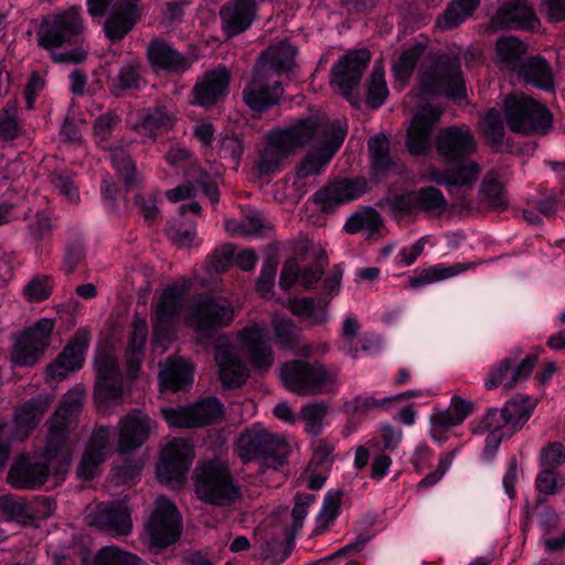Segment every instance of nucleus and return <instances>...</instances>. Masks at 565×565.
Wrapping results in <instances>:
<instances>
[{
    "mask_svg": "<svg viewBox=\"0 0 565 565\" xmlns=\"http://www.w3.org/2000/svg\"><path fill=\"white\" fill-rule=\"evenodd\" d=\"M296 49L288 42L271 45L259 57L253 74V79L243 92L244 102L253 110H265L276 104L282 87L277 74L291 71L295 65Z\"/></svg>",
    "mask_w": 565,
    "mask_h": 565,
    "instance_id": "2",
    "label": "nucleus"
},
{
    "mask_svg": "<svg viewBox=\"0 0 565 565\" xmlns=\"http://www.w3.org/2000/svg\"><path fill=\"white\" fill-rule=\"evenodd\" d=\"M89 343V331L86 329L78 330L65 345L63 352L47 366V376L53 380H61L66 377L71 372L81 369Z\"/></svg>",
    "mask_w": 565,
    "mask_h": 565,
    "instance_id": "19",
    "label": "nucleus"
},
{
    "mask_svg": "<svg viewBox=\"0 0 565 565\" xmlns=\"http://www.w3.org/2000/svg\"><path fill=\"white\" fill-rule=\"evenodd\" d=\"M509 128L520 134L544 132L552 124L546 107L525 94H512L504 103Z\"/></svg>",
    "mask_w": 565,
    "mask_h": 565,
    "instance_id": "9",
    "label": "nucleus"
},
{
    "mask_svg": "<svg viewBox=\"0 0 565 565\" xmlns=\"http://www.w3.org/2000/svg\"><path fill=\"white\" fill-rule=\"evenodd\" d=\"M381 225L379 213L374 209L366 207L351 215L344 224V230L349 234L363 232L367 236H372Z\"/></svg>",
    "mask_w": 565,
    "mask_h": 565,
    "instance_id": "42",
    "label": "nucleus"
},
{
    "mask_svg": "<svg viewBox=\"0 0 565 565\" xmlns=\"http://www.w3.org/2000/svg\"><path fill=\"white\" fill-rule=\"evenodd\" d=\"M254 12L253 0H235L224 6L221 18L227 35L234 36L245 31L254 20Z\"/></svg>",
    "mask_w": 565,
    "mask_h": 565,
    "instance_id": "32",
    "label": "nucleus"
},
{
    "mask_svg": "<svg viewBox=\"0 0 565 565\" xmlns=\"http://www.w3.org/2000/svg\"><path fill=\"white\" fill-rule=\"evenodd\" d=\"M148 337V324L146 319L135 317L129 334L128 349L126 352L127 373L130 379L137 376L142 361V350Z\"/></svg>",
    "mask_w": 565,
    "mask_h": 565,
    "instance_id": "36",
    "label": "nucleus"
},
{
    "mask_svg": "<svg viewBox=\"0 0 565 565\" xmlns=\"http://www.w3.org/2000/svg\"><path fill=\"white\" fill-rule=\"evenodd\" d=\"M524 79L543 90L548 92L554 88L552 71L542 58H531L525 63Z\"/></svg>",
    "mask_w": 565,
    "mask_h": 565,
    "instance_id": "44",
    "label": "nucleus"
},
{
    "mask_svg": "<svg viewBox=\"0 0 565 565\" xmlns=\"http://www.w3.org/2000/svg\"><path fill=\"white\" fill-rule=\"evenodd\" d=\"M370 57L369 51L364 49L343 55L331 70L330 85L333 90L350 99L352 90L361 81Z\"/></svg>",
    "mask_w": 565,
    "mask_h": 565,
    "instance_id": "16",
    "label": "nucleus"
},
{
    "mask_svg": "<svg viewBox=\"0 0 565 565\" xmlns=\"http://www.w3.org/2000/svg\"><path fill=\"white\" fill-rule=\"evenodd\" d=\"M480 174V167L471 162L467 166L449 169L445 172H439L436 169H429L425 173V179L438 184L446 185L449 190L455 186H468L473 184Z\"/></svg>",
    "mask_w": 565,
    "mask_h": 565,
    "instance_id": "34",
    "label": "nucleus"
},
{
    "mask_svg": "<svg viewBox=\"0 0 565 565\" xmlns=\"http://www.w3.org/2000/svg\"><path fill=\"white\" fill-rule=\"evenodd\" d=\"M188 291L189 282L180 281L166 287L158 298L152 316V345L160 354L174 339V332L182 320L181 313Z\"/></svg>",
    "mask_w": 565,
    "mask_h": 565,
    "instance_id": "4",
    "label": "nucleus"
},
{
    "mask_svg": "<svg viewBox=\"0 0 565 565\" xmlns=\"http://www.w3.org/2000/svg\"><path fill=\"white\" fill-rule=\"evenodd\" d=\"M341 505V492L329 491L324 499L319 514L316 518L315 534H321L334 522Z\"/></svg>",
    "mask_w": 565,
    "mask_h": 565,
    "instance_id": "46",
    "label": "nucleus"
},
{
    "mask_svg": "<svg viewBox=\"0 0 565 565\" xmlns=\"http://www.w3.org/2000/svg\"><path fill=\"white\" fill-rule=\"evenodd\" d=\"M345 135L347 127L341 120L318 124L317 120L306 119L287 129L273 130L266 136L258 169L263 174L275 172L294 149L312 141L313 150L303 159L296 173L298 179L318 174L338 151Z\"/></svg>",
    "mask_w": 565,
    "mask_h": 565,
    "instance_id": "1",
    "label": "nucleus"
},
{
    "mask_svg": "<svg viewBox=\"0 0 565 565\" xmlns=\"http://www.w3.org/2000/svg\"><path fill=\"white\" fill-rule=\"evenodd\" d=\"M218 376L224 387H238L249 376L246 364L239 358L233 344L220 340L215 350Z\"/></svg>",
    "mask_w": 565,
    "mask_h": 565,
    "instance_id": "23",
    "label": "nucleus"
},
{
    "mask_svg": "<svg viewBox=\"0 0 565 565\" xmlns=\"http://www.w3.org/2000/svg\"><path fill=\"white\" fill-rule=\"evenodd\" d=\"M94 565H142V562L135 554L115 546H107L97 553Z\"/></svg>",
    "mask_w": 565,
    "mask_h": 565,
    "instance_id": "50",
    "label": "nucleus"
},
{
    "mask_svg": "<svg viewBox=\"0 0 565 565\" xmlns=\"http://www.w3.org/2000/svg\"><path fill=\"white\" fill-rule=\"evenodd\" d=\"M480 191L492 209H501L507 204L503 186L499 181L486 179Z\"/></svg>",
    "mask_w": 565,
    "mask_h": 565,
    "instance_id": "64",
    "label": "nucleus"
},
{
    "mask_svg": "<svg viewBox=\"0 0 565 565\" xmlns=\"http://www.w3.org/2000/svg\"><path fill=\"white\" fill-rule=\"evenodd\" d=\"M524 51L523 43L514 36L502 38L497 42L498 55L507 63H512L520 58Z\"/></svg>",
    "mask_w": 565,
    "mask_h": 565,
    "instance_id": "63",
    "label": "nucleus"
},
{
    "mask_svg": "<svg viewBox=\"0 0 565 565\" xmlns=\"http://www.w3.org/2000/svg\"><path fill=\"white\" fill-rule=\"evenodd\" d=\"M328 411L326 403H308L301 407L298 418L308 434L319 435L327 425Z\"/></svg>",
    "mask_w": 565,
    "mask_h": 565,
    "instance_id": "43",
    "label": "nucleus"
},
{
    "mask_svg": "<svg viewBox=\"0 0 565 565\" xmlns=\"http://www.w3.org/2000/svg\"><path fill=\"white\" fill-rule=\"evenodd\" d=\"M137 63H128L124 65L118 75L111 81V90L116 95H121L124 92L138 88L140 83V74Z\"/></svg>",
    "mask_w": 565,
    "mask_h": 565,
    "instance_id": "52",
    "label": "nucleus"
},
{
    "mask_svg": "<svg viewBox=\"0 0 565 565\" xmlns=\"http://www.w3.org/2000/svg\"><path fill=\"white\" fill-rule=\"evenodd\" d=\"M387 95L388 89L384 78V67L381 63H375L371 79L367 83V103L373 108H376L385 102Z\"/></svg>",
    "mask_w": 565,
    "mask_h": 565,
    "instance_id": "48",
    "label": "nucleus"
},
{
    "mask_svg": "<svg viewBox=\"0 0 565 565\" xmlns=\"http://www.w3.org/2000/svg\"><path fill=\"white\" fill-rule=\"evenodd\" d=\"M285 307L294 315L306 317L311 323L320 324L328 320L326 306H316L311 298L289 299Z\"/></svg>",
    "mask_w": 565,
    "mask_h": 565,
    "instance_id": "47",
    "label": "nucleus"
},
{
    "mask_svg": "<svg viewBox=\"0 0 565 565\" xmlns=\"http://www.w3.org/2000/svg\"><path fill=\"white\" fill-rule=\"evenodd\" d=\"M322 275V268L315 264L306 269H300L296 259H289L281 269L279 285L282 289H289L297 282L306 288L313 286Z\"/></svg>",
    "mask_w": 565,
    "mask_h": 565,
    "instance_id": "37",
    "label": "nucleus"
},
{
    "mask_svg": "<svg viewBox=\"0 0 565 565\" xmlns=\"http://www.w3.org/2000/svg\"><path fill=\"white\" fill-rule=\"evenodd\" d=\"M64 445L47 438L45 452L41 457H21L8 473L9 483L17 489H32L44 484L50 476L58 482L64 479L70 466V456L62 450Z\"/></svg>",
    "mask_w": 565,
    "mask_h": 565,
    "instance_id": "3",
    "label": "nucleus"
},
{
    "mask_svg": "<svg viewBox=\"0 0 565 565\" xmlns=\"http://www.w3.org/2000/svg\"><path fill=\"white\" fill-rule=\"evenodd\" d=\"M418 209L433 215H440L446 210V200L436 188L427 186L417 192Z\"/></svg>",
    "mask_w": 565,
    "mask_h": 565,
    "instance_id": "54",
    "label": "nucleus"
},
{
    "mask_svg": "<svg viewBox=\"0 0 565 565\" xmlns=\"http://www.w3.org/2000/svg\"><path fill=\"white\" fill-rule=\"evenodd\" d=\"M54 327L53 319L43 318L25 329L14 341L11 352L12 363L21 366L34 365L50 345Z\"/></svg>",
    "mask_w": 565,
    "mask_h": 565,
    "instance_id": "12",
    "label": "nucleus"
},
{
    "mask_svg": "<svg viewBox=\"0 0 565 565\" xmlns=\"http://www.w3.org/2000/svg\"><path fill=\"white\" fill-rule=\"evenodd\" d=\"M170 241L179 247H191L198 244L196 230L193 223L172 222L167 228Z\"/></svg>",
    "mask_w": 565,
    "mask_h": 565,
    "instance_id": "56",
    "label": "nucleus"
},
{
    "mask_svg": "<svg viewBox=\"0 0 565 565\" xmlns=\"http://www.w3.org/2000/svg\"><path fill=\"white\" fill-rule=\"evenodd\" d=\"M511 420L502 407L489 411L483 418V426L489 433L495 431L504 437H510L515 433V424Z\"/></svg>",
    "mask_w": 565,
    "mask_h": 565,
    "instance_id": "55",
    "label": "nucleus"
},
{
    "mask_svg": "<svg viewBox=\"0 0 565 565\" xmlns=\"http://www.w3.org/2000/svg\"><path fill=\"white\" fill-rule=\"evenodd\" d=\"M497 24L505 28L534 30L539 20L525 0H508L497 13Z\"/></svg>",
    "mask_w": 565,
    "mask_h": 565,
    "instance_id": "30",
    "label": "nucleus"
},
{
    "mask_svg": "<svg viewBox=\"0 0 565 565\" xmlns=\"http://www.w3.org/2000/svg\"><path fill=\"white\" fill-rule=\"evenodd\" d=\"M273 326L276 339L282 347H291L298 340L299 330L290 319H275Z\"/></svg>",
    "mask_w": 565,
    "mask_h": 565,
    "instance_id": "61",
    "label": "nucleus"
},
{
    "mask_svg": "<svg viewBox=\"0 0 565 565\" xmlns=\"http://www.w3.org/2000/svg\"><path fill=\"white\" fill-rule=\"evenodd\" d=\"M53 290V279L50 276L36 275L24 287L23 296L30 302L46 300Z\"/></svg>",
    "mask_w": 565,
    "mask_h": 565,
    "instance_id": "53",
    "label": "nucleus"
},
{
    "mask_svg": "<svg viewBox=\"0 0 565 565\" xmlns=\"http://www.w3.org/2000/svg\"><path fill=\"white\" fill-rule=\"evenodd\" d=\"M0 509L12 518L28 516L32 519H46L51 516L55 509V502L46 497L36 498L26 504L11 494L0 495Z\"/></svg>",
    "mask_w": 565,
    "mask_h": 565,
    "instance_id": "31",
    "label": "nucleus"
},
{
    "mask_svg": "<svg viewBox=\"0 0 565 565\" xmlns=\"http://www.w3.org/2000/svg\"><path fill=\"white\" fill-rule=\"evenodd\" d=\"M337 379L335 370H329L320 363L290 361L280 367V380L285 387L301 395L327 392Z\"/></svg>",
    "mask_w": 565,
    "mask_h": 565,
    "instance_id": "6",
    "label": "nucleus"
},
{
    "mask_svg": "<svg viewBox=\"0 0 565 565\" xmlns=\"http://www.w3.org/2000/svg\"><path fill=\"white\" fill-rule=\"evenodd\" d=\"M116 9L115 12L106 23L105 31L108 38L117 40L124 38L132 28L136 18L135 4H122L115 0L108 7Z\"/></svg>",
    "mask_w": 565,
    "mask_h": 565,
    "instance_id": "39",
    "label": "nucleus"
},
{
    "mask_svg": "<svg viewBox=\"0 0 565 565\" xmlns=\"http://www.w3.org/2000/svg\"><path fill=\"white\" fill-rule=\"evenodd\" d=\"M359 329V322L353 316L345 317L341 331V350L352 356H356L358 354L355 340Z\"/></svg>",
    "mask_w": 565,
    "mask_h": 565,
    "instance_id": "60",
    "label": "nucleus"
},
{
    "mask_svg": "<svg viewBox=\"0 0 565 565\" xmlns=\"http://www.w3.org/2000/svg\"><path fill=\"white\" fill-rule=\"evenodd\" d=\"M89 524L114 536H125L131 532L132 522L127 505L122 502L116 504L100 503L96 511L90 513Z\"/></svg>",
    "mask_w": 565,
    "mask_h": 565,
    "instance_id": "22",
    "label": "nucleus"
},
{
    "mask_svg": "<svg viewBox=\"0 0 565 565\" xmlns=\"http://www.w3.org/2000/svg\"><path fill=\"white\" fill-rule=\"evenodd\" d=\"M473 267V263H455L451 265L437 264L424 268L414 277H409L407 284L408 287L418 289L430 284H436L445 279L452 278Z\"/></svg>",
    "mask_w": 565,
    "mask_h": 565,
    "instance_id": "35",
    "label": "nucleus"
},
{
    "mask_svg": "<svg viewBox=\"0 0 565 565\" xmlns=\"http://www.w3.org/2000/svg\"><path fill=\"white\" fill-rule=\"evenodd\" d=\"M343 408L352 414H365L373 409L390 411L392 408V398L390 396L376 398L373 395L356 396L345 402Z\"/></svg>",
    "mask_w": 565,
    "mask_h": 565,
    "instance_id": "49",
    "label": "nucleus"
},
{
    "mask_svg": "<svg viewBox=\"0 0 565 565\" xmlns=\"http://www.w3.org/2000/svg\"><path fill=\"white\" fill-rule=\"evenodd\" d=\"M425 52L426 46L422 43H416L404 50L393 64V72L396 78L401 82H406Z\"/></svg>",
    "mask_w": 565,
    "mask_h": 565,
    "instance_id": "45",
    "label": "nucleus"
},
{
    "mask_svg": "<svg viewBox=\"0 0 565 565\" xmlns=\"http://www.w3.org/2000/svg\"><path fill=\"white\" fill-rule=\"evenodd\" d=\"M109 158L114 168L124 177L127 185H132L138 181L135 166L125 150L115 149Z\"/></svg>",
    "mask_w": 565,
    "mask_h": 565,
    "instance_id": "59",
    "label": "nucleus"
},
{
    "mask_svg": "<svg viewBox=\"0 0 565 565\" xmlns=\"http://www.w3.org/2000/svg\"><path fill=\"white\" fill-rule=\"evenodd\" d=\"M372 164L375 169H385L390 163L388 140L383 136H373L369 140Z\"/></svg>",
    "mask_w": 565,
    "mask_h": 565,
    "instance_id": "62",
    "label": "nucleus"
},
{
    "mask_svg": "<svg viewBox=\"0 0 565 565\" xmlns=\"http://www.w3.org/2000/svg\"><path fill=\"white\" fill-rule=\"evenodd\" d=\"M169 426L191 428L207 425L222 416L223 405L215 397L205 398L188 407H170L162 409Z\"/></svg>",
    "mask_w": 565,
    "mask_h": 565,
    "instance_id": "15",
    "label": "nucleus"
},
{
    "mask_svg": "<svg viewBox=\"0 0 565 565\" xmlns=\"http://www.w3.org/2000/svg\"><path fill=\"white\" fill-rule=\"evenodd\" d=\"M480 0H455L437 20L441 30H451L460 25L478 7Z\"/></svg>",
    "mask_w": 565,
    "mask_h": 565,
    "instance_id": "41",
    "label": "nucleus"
},
{
    "mask_svg": "<svg viewBox=\"0 0 565 565\" xmlns=\"http://www.w3.org/2000/svg\"><path fill=\"white\" fill-rule=\"evenodd\" d=\"M236 451L244 462L258 459L263 466L278 469L290 454V446L284 437L254 425L239 436Z\"/></svg>",
    "mask_w": 565,
    "mask_h": 565,
    "instance_id": "5",
    "label": "nucleus"
},
{
    "mask_svg": "<svg viewBox=\"0 0 565 565\" xmlns=\"http://www.w3.org/2000/svg\"><path fill=\"white\" fill-rule=\"evenodd\" d=\"M438 153L448 161H460L476 151L475 137L467 126L441 129L436 137Z\"/></svg>",
    "mask_w": 565,
    "mask_h": 565,
    "instance_id": "20",
    "label": "nucleus"
},
{
    "mask_svg": "<svg viewBox=\"0 0 565 565\" xmlns=\"http://www.w3.org/2000/svg\"><path fill=\"white\" fill-rule=\"evenodd\" d=\"M366 191L364 179H343L335 181L313 195L315 202L322 211H330L360 198Z\"/></svg>",
    "mask_w": 565,
    "mask_h": 565,
    "instance_id": "24",
    "label": "nucleus"
},
{
    "mask_svg": "<svg viewBox=\"0 0 565 565\" xmlns=\"http://www.w3.org/2000/svg\"><path fill=\"white\" fill-rule=\"evenodd\" d=\"M481 130L488 141L492 145L502 142L504 127L501 115L498 110L491 109L480 122Z\"/></svg>",
    "mask_w": 565,
    "mask_h": 565,
    "instance_id": "57",
    "label": "nucleus"
},
{
    "mask_svg": "<svg viewBox=\"0 0 565 565\" xmlns=\"http://www.w3.org/2000/svg\"><path fill=\"white\" fill-rule=\"evenodd\" d=\"M83 399V391L71 390L55 412L49 428V437L64 445L68 429L73 424Z\"/></svg>",
    "mask_w": 565,
    "mask_h": 565,
    "instance_id": "27",
    "label": "nucleus"
},
{
    "mask_svg": "<svg viewBox=\"0 0 565 565\" xmlns=\"http://www.w3.org/2000/svg\"><path fill=\"white\" fill-rule=\"evenodd\" d=\"M180 533L181 518L175 505L167 498L159 497L146 525L150 548H163L173 544Z\"/></svg>",
    "mask_w": 565,
    "mask_h": 565,
    "instance_id": "11",
    "label": "nucleus"
},
{
    "mask_svg": "<svg viewBox=\"0 0 565 565\" xmlns=\"http://www.w3.org/2000/svg\"><path fill=\"white\" fill-rule=\"evenodd\" d=\"M148 57L153 67L172 73L185 72L194 61L192 57L180 54L162 42H152L150 44Z\"/></svg>",
    "mask_w": 565,
    "mask_h": 565,
    "instance_id": "33",
    "label": "nucleus"
},
{
    "mask_svg": "<svg viewBox=\"0 0 565 565\" xmlns=\"http://www.w3.org/2000/svg\"><path fill=\"white\" fill-rule=\"evenodd\" d=\"M194 369L192 363L182 358H170L159 373V383L162 391L178 392L193 383Z\"/></svg>",
    "mask_w": 565,
    "mask_h": 565,
    "instance_id": "28",
    "label": "nucleus"
},
{
    "mask_svg": "<svg viewBox=\"0 0 565 565\" xmlns=\"http://www.w3.org/2000/svg\"><path fill=\"white\" fill-rule=\"evenodd\" d=\"M83 24L78 9L72 7L65 11L46 17L39 32V44L47 50L71 42L82 32Z\"/></svg>",
    "mask_w": 565,
    "mask_h": 565,
    "instance_id": "14",
    "label": "nucleus"
},
{
    "mask_svg": "<svg viewBox=\"0 0 565 565\" xmlns=\"http://www.w3.org/2000/svg\"><path fill=\"white\" fill-rule=\"evenodd\" d=\"M194 454L184 439H174L167 444L157 466V476L161 483L181 484L192 465Z\"/></svg>",
    "mask_w": 565,
    "mask_h": 565,
    "instance_id": "13",
    "label": "nucleus"
},
{
    "mask_svg": "<svg viewBox=\"0 0 565 565\" xmlns=\"http://www.w3.org/2000/svg\"><path fill=\"white\" fill-rule=\"evenodd\" d=\"M462 422L449 408L438 411L430 417V434L433 439L440 443L441 435L449 428L460 425Z\"/></svg>",
    "mask_w": 565,
    "mask_h": 565,
    "instance_id": "58",
    "label": "nucleus"
},
{
    "mask_svg": "<svg viewBox=\"0 0 565 565\" xmlns=\"http://www.w3.org/2000/svg\"><path fill=\"white\" fill-rule=\"evenodd\" d=\"M508 418L515 424V431L530 418L534 403L525 396H518L509 401L503 407Z\"/></svg>",
    "mask_w": 565,
    "mask_h": 565,
    "instance_id": "51",
    "label": "nucleus"
},
{
    "mask_svg": "<svg viewBox=\"0 0 565 565\" xmlns=\"http://www.w3.org/2000/svg\"><path fill=\"white\" fill-rule=\"evenodd\" d=\"M49 398L33 399L15 412V439H23L33 429L49 407Z\"/></svg>",
    "mask_w": 565,
    "mask_h": 565,
    "instance_id": "38",
    "label": "nucleus"
},
{
    "mask_svg": "<svg viewBox=\"0 0 565 565\" xmlns=\"http://www.w3.org/2000/svg\"><path fill=\"white\" fill-rule=\"evenodd\" d=\"M152 430L149 416L139 409L130 412L119 423L118 450L125 454L141 446Z\"/></svg>",
    "mask_w": 565,
    "mask_h": 565,
    "instance_id": "25",
    "label": "nucleus"
},
{
    "mask_svg": "<svg viewBox=\"0 0 565 565\" xmlns=\"http://www.w3.org/2000/svg\"><path fill=\"white\" fill-rule=\"evenodd\" d=\"M177 120V111L173 107L159 106L150 110L141 122L132 124L141 135L151 137L157 130L170 129Z\"/></svg>",
    "mask_w": 565,
    "mask_h": 565,
    "instance_id": "40",
    "label": "nucleus"
},
{
    "mask_svg": "<svg viewBox=\"0 0 565 565\" xmlns=\"http://www.w3.org/2000/svg\"><path fill=\"white\" fill-rule=\"evenodd\" d=\"M109 437L110 430L107 427H98L94 430L77 468L79 478L89 480L95 477L99 465L105 459Z\"/></svg>",
    "mask_w": 565,
    "mask_h": 565,
    "instance_id": "29",
    "label": "nucleus"
},
{
    "mask_svg": "<svg viewBox=\"0 0 565 565\" xmlns=\"http://www.w3.org/2000/svg\"><path fill=\"white\" fill-rule=\"evenodd\" d=\"M233 319L234 307L231 301L207 295L195 299L183 316V322L198 332L226 327Z\"/></svg>",
    "mask_w": 565,
    "mask_h": 565,
    "instance_id": "10",
    "label": "nucleus"
},
{
    "mask_svg": "<svg viewBox=\"0 0 565 565\" xmlns=\"http://www.w3.org/2000/svg\"><path fill=\"white\" fill-rule=\"evenodd\" d=\"M230 73L218 67L204 74L194 87L195 104L210 107L222 100L228 90Z\"/></svg>",
    "mask_w": 565,
    "mask_h": 565,
    "instance_id": "26",
    "label": "nucleus"
},
{
    "mask_svg": "<svg viewBox=\"0 0 565 565\" xmlns=\"http://www.w3.org/2000/svg\"><path fill=\"white\" fill-rule=\"evenodd\" d=\"M420 86L426 94H446L454 99L465 96V84L457 62L438 68L434 74L424 75Z\"/></svg>",
    "mask_w": 565,
    "mask_h": 565,
    "instance_id": "21",
    "label": "nucleus"
},
{
    "mask_svg": "<svg viewBox=\"0 0 565 565\" xmlns=\"http://www.w3.org/2000/svg\"><path fill=\"white\" fill-rule=\"evenodd\" d=\"M237 342L254 369L266 371L271 367L274 353L266 326L255 322L246 326L237 333Z\"/></svg>",
    "mask_w": 565,
    "mask_h": 565,
    "instance_id": "17",
    "label": "nucleus"
},
{
    "mask_svg": "<svg viewBox=\"0 0 565 565\" xmlns=\"http://www.w3.org/2000/svg\"><path fill=\"white\" fill-rule=\"evenodd\" d=\"M441 109L426 105L411 120L406 134V147L412 154H424L431 146L433 130L437 125Z\"/></svg>",
    "mask_w": 565,
    "mask_h": 565,
    "instance_id": "18",
    "label": "nucleus"
},
{
    "mask_svg": "<svg viewBox=\"0 0 565 565\" xmlns=\"http://www.w3.org/2000/svg\"><path fill=\"white\" fill-rule=\"evenodd\" d=\"M194 479L195 492L205 502L225 505L239 498L238 487L233 482L227 467L221 462L198 467Z\"/></svg>",
    "mask_w": 565,
    "mask_h": 565,
    "instance_id": "7",
    "label": "nucleus"
},
{
    "mask_svg": "<svg viewBox=\"0 0 565 565\" xmlns=\"http://www.w3.org/2000/svg\"><path fill=\"white\" fill-rule=\"evenodd\" d=\"M95 370V401L99 409L106 411L109 405H117L122 398L121 375L113 343L97 347Z\"/></svg>",
    "mask_w": 565,
    "mask_h": 565,
    "instance_id": "8",
    "label": "nucleus"
}]
</instances>
